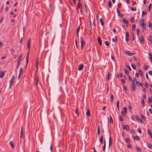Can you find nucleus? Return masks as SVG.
Wrapping results in <instances>:
<instances>
[{
	"label": "nucleus",
	"instance_id": "nucleus-1",
	"mask_svg": "<svg viewBox=\"0 0 152 152\" xmlns=\"http://www.w3.org/2000/svg\"><path fill=\"white\" fill-rule=\"evenodd\" d=\"M140 25L142 26H143V30H145L146 29V24L144 23V20L143 18L142 19V20L140 23Z\"/></svg>",
	"mask_w": 152,
	"mask_h": 152
},
{
	"label": "nucleus",
	"instance_id": "nucleus-2",
	"mask_svg": "<svg viewBox=\"0 0 152 152\" xmlns=\"http://www.w3.org/2000/svg\"><path fill=\"white\" fill-rule=\"evenodd\" d=\"M80 42L81 48L82 49L84 45L85 42L84 40L82 37L80 38Z\"/></svg>",
	"mask_w": 152,
	"mask_h": 152
},
{
	"label": "nucleus",
	"instance_id": "nucleus-3",
	"mask_svg": "<svg viewBox=\"0 0 152 152\" xmlns=\"http://www.w3.org/2000/svg\"><path fill=\"white\" fill-rule=\"evenodd\" d=\"M129 33L128 31L126 32V35L125 39L126 42H128L129 40Z\"/></svg>",
	"mask_w": 152,
	"mask_h": 152
},
{
	"label": "nucleus",
	"instance_id": "nucleus-4",
	"mask_svg": "<svg viewBox=\"0 0 152 152\" xmlns=\"http://www.w3.org/2000/svg\"><path fill=\"white\" fill-rule=\"evenodd\" d=\"M81 4L80 3V1L79 0V2L77 3V10L78 13H79V12L78 11V9L81 8Z\"/></svg>",
	"mask_w": 152,
	"mask_h": 152
},
{
	"label": "nucleus",
	"instance_id": "nucleus-5",
	"mask_svg": "<svg viewBox=\"0 0 152 152\" xmlns=\"http://www.w3.org/2000/svg\"><path fill=\"white\" fill-rule=\"evenodd\" d=\"M140 42L141 44H142L144 42V39L142 36H140Z\"/></svg>",
	"mask_w": 152,
	"mask_h": 152
},
{
	"label": "nucleus",
	"instance_id": "nucleus-6",
	"mask_svg": "<svg viewBox=\"0 0 152 152\" xmlns=\"http://www.w3.org/2000/svg\"><path fill=\"white\" fill-rule=\"evenodd\" d=\"M23 68H20V70L19 75H18V79H20V78L21 74L23 72Z\"/></svg>",
	"mask_w": 152,
	"mask_h": 152
},
{
	"label": "nucleus",
	"instance_id": "nucleus-7",
	"mask_svg": "<svg viewBox=\"0 0 152 152\" xmlns=\"http://www.w3.org/2000/svg\"><path fill=\"white\" fill-rule=\"evenodd\" d=\"M123 128L124 129H126L127 131H129V126L128 125H124Z\"/></svg>",
	"mask_w": 152,
	"mask_h": 152
},
{
	"label": "nucleus",
	"instance_id": "nucleus-8",
	"mask_svg": "<svg viewBox=\"0 0 152 152\" xmlns=\"http://www.w3.org/2000/svg\"><path fill=\"white\" fill-rule=\"evenodd\" d=\"M125 53L127 55L129 56H132L135 55L136 54L135 53H130L128 51L127 52H125Z\"/></svg>",
	"mask_w": 152,
	"mask_h": 152
},
{
	"label": "nucleus",
	"instance_id": "nucleus-9",
	"mask_svg": "<svg viewBox=\"0 0 152 152\" xmlns=\"http://www.w3.org/2000/svg\"><path fill=\"white\" fill-rule=\"evenodd\" d=\"M135 118L137 119V121H139L141 123H143V121L137 115L135 116Z\"/></svg>",
	"mask_w": 152,
	"mask_h": 152
},
{
	"label": "nucleus",
	"instance_id": "nucleus-10",
	"mask_svg": "<svg viewBox=\"0 0 152 152\" xmlns=\"http://www.w3.org/2000/svg\"><path fill=\"white\" fill-rule=\"evenodd\" d=\"M112 138L111 136L110 137L109 139V148L110 147V146L112 145Z\"/></svg>",
	"mask_w": 152,
	"mask_h": 152
},
{
	"label": "nucleus",
	"instance_id": "nucleus-11",
	"mask_svg": "<svg viewBox=\"0 0 152 152\" xmlns=\"http://www.w3.org/2000/svg\"><path fill=\"white\" fill-rule=\"evenodd\" d=\"M18 61L17 62V69H18L19 67V66L20 65V63L21 62V61L22 60H20V59H18Z\"/></svg>",
	"mask_w": 152,
	"mask_h": 152
},
{
	"label": "nucleus",
	"instance_id": "nucleus-12",
	"mask_svg": "<svg viewBox=\"0 0 152 152\" xmlns=\"http://www.w3.org/2000/svg\"><path fill=\"white\" fill-rule=\"evenodd\" d=\"M98 40L99 45L101 46L102 44V40L101 37L99 36L98 37Z\"/></svg>",
	"mask_w": 152,
	"mask_h": 152
},
{
	"label": "nucleus",
	"instance_id": "nucleus-13",
	"mask_svg": "<svg viewBox=\"0 0 152 152\" xmlns=\"http://www.w3.org/2000/svg\"><path fill=\"white\" fill-rule=\"evenodd\" d=\"M23 127L22 126L21 127V131L20 132V138H23Z\"/></svg>",
	"mask_w": 152,
	"mask_h": 152
},
{
	"label": "nucleus",
	"instance_id": "nucleus-14",
	"mask_svg": "<svg viewBox=\"0 0 152 152\" xmlns=\"http://www.w3.org/2000/svg\"><path fill=\"white\" fill-rule=\"evenodd\" d=\"M5 72H1L0 73V77L1 78H2L4 77V73Z\"/></svg>",
	"mask_w": 152,
	"mask_h": 152
},
{
	"label": "nucleus",
	"instance_id": "nucleus-15",
	"mask_svg": "<svg viewBox=\"0 0 152 152\" xmlns=\"http://www.w3.org/2000/svg\"><path fill=\"white\" fill-rule=\"evenodd\" d=\"M83 64H80L79 66L78 70L80 71L82 70L83 69Z\"/></svg>",
	"mask_w": 152,
	"mask_h": 152
},
{
	"label": "nucleus",
	"instance_id": "nucleus-16",
	"mask_svg": "<svg viewBox=\"0 0 152 152\" xmlns=\"http://www.w3.org/2000/svg\"><path fill=\"white\" fill-rule=\"evenodd\" d=\"M99 141L101 144H102L103 143V136H101L100 138L99 139Z\"/></svg>",
	"mask_w": 152,
	"mask_h": 152
},
{
	"label": "nucleus",
	"instance_id": "nucleus-17",
	"mask_svg": "<svg viewBox=\"0 0 152 152\" xmlns=\"http://www.w3.org/2000/svg\"><path fill=\"white\" fill-rule=\"evenodd\" d=\"M148 134L150 135L151 138H152V133H151V131L150 129H148Z\"/></svg>",
	"mask_w": 152,
	"mask_h": 152
},
{
	"label": "nucleus",
	"instance_id": "nucleus-18",
	"mask_svg": "<svg viewBox=\"0 0 152 152\" xmlns=\"http://www.w3.org/2000/svg\"><path fill=\"white\" fill-rule=\"evenodd\" d=\"M30 39H29L28 41L27 42V47L29 49V48L30 46Z\"/></svg>",
	"mask_w": 152,
	"mask_h": 152
},
{
	"label": "nucleus",
	"instance_id": "nucleus-19",
	"mask_svg": "<svg viewBox=\"0 0 152 152\" xmlns=\"http://www.w3.org/2000/svg\"><path fill=\"white\" fill-rule=\"evenodd\" d=\"M136 83L137 86L140 85L141 87H142L143 86L142 83H140L139 81H137Z\"/></svg>",
	"mask_w": 152,
	"mask_h": 152
},
{
	"label": "nucleus",
	"instance_id": "nucleus-20",
	"mask_svg": "<svg viewBox=\"0 0 152 152\" xmlns=\"http://www.w3.org/2000/svg\"><path fill=\"white\" fill-rule=\"evenodd\" d=\"M132 137L134 140H135L136 139L137 140H139L140 139V137L138 136H137L136 137L133 136Z\"/></svg>",
	"mask_w": 152,
	"mask_h": 152
},
{
	"label": "nucleus",
	"instance_id": "nucleus-21",
	"mask_svg": "<svg viewBox=\"0 0 152 152\" xmlns=\"http://www.w3.org/2000/svg\"><path fill=\"white\" fill-rule=\"evenodd\" d=\"M38 60L39 58H37V59L36 62V66L37 70L38 69Z\"/></svg>",
	"mask_w": 152,
	"mask_h": 152
},
{
	"label": "nucleus",
	"instance_id": "nucleus-22",
	"mask_svg": "<svg viewBox=\"0 0 152 152\" xmlns=\"http://www.w3.org/2000/svg\"><path fill=\"white\" fill-rule=\"evenodd\" d=\"M111 76V75L110 73V72H108L107 75V80H108L110 78Z\"/></svg>",
	"mask_w": 152,
	"mask_h": 152
},
{
	"label": "nucleus",
	"instance_id": "nucleus-23",
	"mask_svg": "<svg viewBox=\"0 0 152 152\" xmlns=\"http://www.w3.org/2000/svg\"><path fill=\"white\" fill-rule=\"evenodd\" d=\"M123 22L124 23H126V24H127L128 23H129V21L128 20H126L125 19V18H124L123 20Z\"/></svg>",
	"mask_w": 152,
	"mask_h": 152
},
{
	"label": "nucleus",
	"instance_id": "nucleus-24",
	"mask_svg": "<svg viewBox=\"0 0 152 152\" xmlns=\"http://www.w3.org/2000/svg\"><path fill=\"white\" fill-rule=\"evenodd\" d=\"M80 26L78 27V28H77V29L76 34H77V37H78V32H79V31H80Z\"/></svg>",
	"mask_w": 152,
	"mask_h": 152
},
{
	"label": "nucleus",
	"instance_id": "nucleus-25",
	"mask_svg": "<svg viewBox=\"0 0 152 152\" xmlns=\"http://www.w3.org/2000/svg\"><path fill=\"white\" fill-rule=\"evenodd\" d=\"M13 80H10V86H9V88H11V86L12 85V84H13Z\"/></svg>",
	"mask_w": 152,
	"mask_h": 152
},
{
	"label": "nucleus",
	"instance_id": "nucleus-26",
	"mask_svg": "<svg viewBox=\"0 0 152 152\" xmlns=\"http://www.w3.org/2000/svg\"><path fill=\"white\" fill-rule=\"evenodd\" d=\"M148 147L150 149H152V144H151L149 143H147Z\"/></svg>",
	"mask_w": 152,
	"mask_h": 152
},
{
	"label": "nucleus",
	"instance_id": "nucleus-27",
	"mask_svg": "<svg viewBox=\"0 0 152 152\" xmlns=\"http://www.w3.org/2000/svg\"><path fill=\"white\" fill-rule=\"evenodd\" d=\"M148 55L149 56V58L150 59V60L151 61V62H152V55H151V53H149Z\"/></svg>",
	"mask_w": 152,
	"mask_h": 152
},
{
	"label": "nucleus",
	"instance_id": "nucleus-28",
	"mask_svg": "<svg viewBox=\"0 0 152 152\" xmlns=\"http://www.w3.org/2000/svg\"><path fill=\"white\" fill-rule=\"evenodd\" d=\"M86 115L88 116H90V114L89 109L87 110V111L86 113Z\"/></svg>",
	"mask_w": 152,
	"mask_h": 152
},
{
	"label": "nucleus",
	"instance_id": "nucleus-29",
	"mask_svg": "<svg viewBox=\"0 0 152 152\" xmlns=\"http://www.w3.org/2000/svg\"><path fill=\"white\" fill-rule=\"evenodd\" d=\"M148 40L150 41L152 44V37L151 36H149L148 37Z\"/></svg>",
	"mask_w": 152,
	"mask_h": 152
},
{
	"label": "nucleus",
	"instance_id": "nucleus-30",
	"mask_svg": "<svg viewBox=\"0 0 152 152\" xmlns=\"http://www.w3.org/2000/svg\"><path fill=\"white\" fill-rule=\"evenodd\" d=\"M132 91H133L134 90H136V87L135 86V85H133L132 86Z\"/></svg>",
	"mask_w": 152,
	"mask_h": 152
},
{
	"label": "nucleus",
	"instance_id": "nucleus-31",
	"mask_svg": "<svg viewBox=\"0 0 152 152\" xmlns=\"http://www.w3.org/2000/svg\"><path fill=\"white\" fill-rule=\"evenodd\" d=\"M125 73H126V75L127 76H129V72L128 70L127 69H125Z\"/></svg>",
	"mask_w": 152,
	"mask_h": 152
},
{
	"label": "nucleus",
	"instance_id": "nucleus-32",
	"mask_svg": "<svg viewBox=\"0 0 152 152\" xmlns=\"http://www.w3.org/2000/svg\"><path fill=\"white\" fill-rule=\"evenodd\" d=\"M110 99L111 100V102H112L113 101L114 99V96L113 95H110Z\"/></svg>",
	"mask_w": 152,
	"mask_h": 152
},
{
	"label": "nucleus",
	"instance_id": "nucleus-33",
	"mask_svg": "<svg viewBox=\"0 0 152 152\" xmlns=\"http://www.w3.org/2000/svg\"><path fill=\"white\" fill-rule=\"evenodd\" d=\"M100 22H101V25L103 26H104V22L103 21V20L102 19V18L100 19Z\"/></svg>",
	"mask_w": 152,
	"mask_h": 152
},
{
	"label": "nucleus",
	"instance_id": "nucleus-34",
	"mask_svg": "<svg viewBox=\"0 0 152 152\" xmlns=\"http://www.w3.org/2000/svg\"><path fill=\"white\" fill-rule=\"evenodd\" d=\"M141 117L143 120H145L146 119L145 117L142 115H141Z\"/></svg>",
	"mask_w": 152,
	"mask_h": 152
},
{
	"label": "nucleus",
	"instance_id": "nucleus-35",
	"mask_svg": "<svg viewBox=\"0 0 152 152\" xmlns=\"http://www.w3.org/2000/svg\"><path fill=\"white\" fill-rule=\"evenodd\" d=\"M10 145L11 146L12 148H14V145L13 143L12 142H10L9 143Z\"/></svg>",
	"mask_w": 152,
	"mask_h": 152
},
{
	"label": "nucleus",
	"instance_id": "nucleus-36",
	"mask_svg": "<svg viewBox=\"0 0 152 152\" xmlns=\"http://www.w3.org/2000/svg\"><path fill=\"white\" fill-rule=\"evenodd\" d=\"M138 73L141 76H142V72L139 69L138 70Z\"/></svg>",
	"mask_w": 152,
	"mask_h": 152
},
{
	"label": "nucleus",
	"instance_id": "nucleus-37",
	"mask_svg": "<svg viewBox=\"0 0 152 152\" xmlns=\"http://www.w3.org/2000/svg\"><path fill=\"white\" fill-rule=\"evenodd\" d=\"M146 14H147V12H145L144 11H142L141 17H142L144 15H146Z\"/></svg>",
	"mask_w": 152,
	"mask_h": 152
},
{
	"label": "nucleus",
	"instance_id": "nucleus-38",
	"mask_svg": "<svg viewBox=\"0 0 152 152\" xmlns=\"http://www.w3.org/2000/svg\"><path fill=\"white\" fill-rule=\"evenodd\" d=\"M116 104H117V108H118V109L119 110V101L118 100L117 101V102H116Z\"/></svg>",
	"mask_w": 152,
	"mask_h": 152
},
{
	"label": "nucleus",
	"instance_id": "nucleus-39",
	"mask_svg": "<svg viewBox=\"0 0 152 152\" xmlns=\"http://www.w3.org/2000/svg\"><path fill=\"white\" fill-rule=\"evenodd\" d=\"M112 6V3L111 1H109L108 2V6L110 8Z\"/></svg>",
	"mask_w": 152,
	"mask_h": 152
},
{
	"label": "nucleus",
	"instance_id": "nucleus-40",
	"mask_svg": "<svg viewBox=\"0 0 152 152\" xmlns=\"http://www.w3.org/2000/svg\"><path fill=\"white\" fill-rule=\"evenodd\" d=\"M100 131L99 126H98L97 128V134L98 135L100 134Z\"/></svg>",
	"mask_w": 152,
	"mask_h": 152
},
{
	"label": "nucleus",
	"instance_id": "nucleus-41",
	"mask_svg": "<svg viewBox=\"0 0 152 152\" xmlns=\"http://www.w3.org/2000/svg\"><path fill=\"white\" fill-rule=\"evenodd\" d=\"M136 27V26L135 24H133L132 26V30L134 31Z\"/></svg>",
	"mask_w": 152,
	"mask_h": 152
},
{
	"label": "nucleus",
	"instance_id": "nucleus-42",
	"mask_svg": "<svg viewBox=\"0 0 152 152\" xmlns=\"http://www.w3.org/2000/svg\"><path fill=\"white\" fill-rule=\"evenodd\" d=\"M131 65L133 69H136V66L132 64Z\"/></svg>",
	"mask_w": 152,
	"mask_h": 152
},
{
	"label": "nucleus",
	"instance_id": "nucleus-43",
	"mask_svg": "<svg viewBox=\"0 0 152 152\" xmlns=\"http://www.w3.org/2000/svg\"><path fill=\"white\" fill-rule=\"evenodd\" d=\"M28 58H29V56H27L26 58V66H27V65L28 63Z\"/></svg>",
	"mask_w": 152,
	"mask_h": 152
},
{
	"label": "nucleus",
	"instance_id": "nucleus-44",
	"mask_svg": "<svg viewBox=\"0 0 152 152\" xmlns=\"http://www.w3.org/2000/svg\"><path fill=\"white\" fill-rule=\"evenodd\" d=\"M119 120L121 121H123V117H122V116L121 115L119 116Z\"/></svg>",
	"mask_w": 152,
	"mask_h": 152
},
{
	"label": "nucleus",
	"instance_id": "nucleus-45",
	"mask_svg": "<svg viewBox=\"0 0 152 152\" xmlns=\"http://www.w3.org/2000/svg\"><path fill=\"white\" fill-rule=\"evenodd\" d=\"M110 121L111 123H113V118H112V117L111 116H110Z\"/></svg>",
	"mask_w": 152,
	"mask_h": 152
},
{
	"label": "nucleus",
	"instance_id": "nucleus-46",
	"mask_svg": "<svg viewBox=\"0 0 152 152\" xmlns=\"http://www.w3.org/2000/svg\"><path fill=\"white\" fill-rule=\"evenodd\" d=\"M130 21H131V22H132V23L134 22V17L131 18H130Z\"/></svg>",
	"mask_w": 152,
	"mask_h": 152
},
{
	"label": "nucleus",
	"instance_id": "nucleus-47",
	"mask_svg": "<svg viewBox=\"0 0 152 152\" xmlns=\"http://www.w3.org/2000/svg\"><path fill=\"white\" fill-rule=\"evenodd\" d=\"M136 149L138 152H141V150L140 148H138V147H136Z\"/></svg>",
	"mask_w": 152,
	"mask_h": 152
},
{
	"label": "nucleus",
	"instance_id": "nucleus-48",
	"mask_svg": "<svg viewBox=\"0 0 152 152\" xmlns=\"http://www.w3.org/2000/svg\"><path fill=\"white\" fill-rule=\"evenodd\" d=\"M148 65H145L144 66V69L145 70H147L148 68Z\"/></svg>",
	"mask_w": 152,
	"mask_h": 152
},
{
	"label": "nucleus",
	"instance_id": "nucleus-49",
	"mask_svg": "<svg viewBox=\"0 0 152 152\" xmlns=\"http://www.w3.org/2000/svg\"><path fill=\"white\" fill-rule=\"evenodd\" d=\"M75 113L77 115H79V113H78V108H77L75 110Z\"/></svg>",
	"mask_w": 152,
	"mask_h": 152
},
{
	"label": "nucleus",
	"instance_id": "nucleus-50",
	"mask_svg": "<svg viewBox=\"0 0 152 152\" xmlns=\"http://www.w3.org/2000/svg\"><path fill=\"white\" fill-rule=\"evenodd\" d=\"M131 10L132 11H134L136 10V8H134L133 7H131Z\"/></svg>",
	"mask_w": 152,
	"mask_h": 152
},
{
	"label": "nucleus",
	"instance_id": "nucleus-51",
	"mask_svg": "<svg viewBox=\"0 0 152 152\" xmlns=\"http://www.w3.org/2000/svg\"><path fill=\"white\" fill-rule=\"evenodd\" d=\"M140 31L139 29H137V35L138 36L140 32Z\"/></svg>",
	"mask_w": 152,
	"mask_h": 152
},
{
	"label": "nucleus",
	"instance_id": "nucleus-52",
	"mask_svg": "<svg viewBox=\"0 0 152 152\" xmlns=\"http://www.w3.org/2000/svg\"><path fill=\"white\" fill-rule=\"evenodd\" d=\"M22 55L21 54H20L18 58V59H20V60H22Z\"/></svg>",
	"mask_w": 152,
	"mask_h": 152
},
{
	"label": "nucleus",
	"instance_id": "nucleus-53",
	"mask_svg": "<svg viewBox=\"0 0 152 152\" xmlns=\"http://www.w3.org/2000/svg\"><path fill=\"white\" fill-rule=\"evenodd\" d=\"M152 26V24L150 22H149L148 23V27L149 28H150V27H151Z\"/></svg>",
	"mask_w": 152,
	"mask_h": 152
},
{
	"label": "nucleus",
	"instance_id": "nucleus-54",
	"mask_svg": "<svg viewBox=\"0 0 152 152\" xmlns=\"http://www.w3.org/2000/svg\"><path fill=\"white\" fill-rule=\"evenodd\" d=\"M4 4H3V5H2V6L1 7V12H2V11L3 10V9H4Z\"/></svg>",
	"mask_w": 152,
	"mask_h": 152
},
{
	"label": "nucleus",
	"instance_id": "nucleus-55",
	"mask_svg": "<svg viewBox=\"0 0 152 152\" xmlns=\"http://www.w3.org/2000/svg\"><path fill=\"white\" fill-rule=\"evenodd\" d=\"M126 141L128 143H129L130 142V140L129 138H127L126 139Z\"/></svg>",
	"mask_w": 152,
	"mask_h": 152
},
{
	"label": "nucleus",
	"instance_id": "nucleus-56",
	"mask_svg": "<svg viewBox=\"0 0 152 152\" xmlns=\"http://www.w3.org/2000/svg\"><path fill=\"white\" fill-rule=\"evenodd\" d=\"M148 102L149 103H151L152 102V100L151 99L150 97H148Z\"/></svg>",
	"mask_w": 152,
	"mask_h": 152
},
{
	"label": "nucleus",
	"instance_id": "nucleus-57",
	"mask_svg": "<svg viewBox=\"0 0 152 152\" xmlns=\"http://www.w3.org/2000/svg\"><path fill=\"white\" fill-rule=\"evenodd\" d=\"M138 132L140 133H141V130L140 128H138L137 129Z\"/></svg>",
	"mask_w": 152,
	"mask_h": 152
},
{
	"label": "nucleus",
	"instance_id": "nucleus-58",
	"mask_svg": "<svg viewBox=\"0 0 152 152\" xmlns=\"http://www.w3.org/2000/svg\"><path fill=\"white\" fill-rule=\"evenodd\" d=\"M105 44L107 46H108L109 45V42L107 41L105 42Z\"/></svg>",
	"mask_w": 152,
	"mask_h": 152
},
{
	"label": "nucleus",
	"instance_id": "nucleus-59",
	"mask_svg": "<svg viewBox=\"0 0 152 152\" xmlns=\"http://www.w3.org/2000/svg\"><path fill=\"white\" fill-rule=\"evenodd\" d=\"M145 86L146 88H148V83H146L145 84Z\"/></svg>",
	"mask_w": 152,
	"mask_h": 152
},
{
	"label": "nucleus",
	"instance_id": "nucleus-60",
	"mask_svg": "<svg viewBox=\"0 0 152 152\" xmlns=\"http://www.w3.org/2000/svg\"><path fill=\"white\" fill-rule=\"evenodd\" d=\"M126 67L128 68L129 70L131 71V69L129 66V65H127L126 66Z\"/></svg>",
	"mask_w": 152,
	"mask_h": 152
},
{
	"label": "nucleus",
	"instance_id": "nucleus-61",
	"mask_svg": "<svg viewBox=\"0 0 152 152\" xmlns=\"http://www.w3.org/2000/svg\"><path fill=\"white\" fill-rule=\"evenodd\" d=\"M117 11L118 14V15L119 16H120V11L118 9H117Z\"/></svg>",
	"mask_w": 152,
	"mask_h": 152
},
{
	"label": "nucleus",
	"instance_id": "nucleus-62",
	"mask_svg": "<svg viewBox=\"0 0 152 152\" xmlns=\"http://www.w3.org/2000/svg\"><path fill=\"white\" fill-rule=\"evenodd\" d=\"M130 131H131V132L133 134H134L135 132H134V130L133 129H132Z\"/></svg>",
	"mask_w": 152,
	"mask_h": 152
},
{
	"label": "nucleus",
	"instance_id": "nucleus-63",
	"mask_svg": "<svg viewBox=\"0 0 152 152\" xmlns=\"http://www.w3.org/2000/svg\"><path fill=\"white\" fill-rule=\"evenodd\" d=\"M149 74L152 76V71H149L148 72Z\"/></svg>",
	"mask_w": 152,
	"mask_h": 152
},
{
	"label": "nucleus",
	"instance_id": "nucleus-64",
	"mask_svg": "<svg viewBox=\"0 0 152 152\" xmlns=\"http://www.w3.org/2000/svg\"><path fill=\"white\" fill-rule=\"evenodd\" d=\"M148 110H149V111L150 113L151 114H152V109L151 108H149V109Z\"/></svg>",
	"mask_w": 152,
	"mask_h": 152
}]
</instances>
